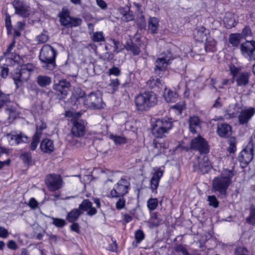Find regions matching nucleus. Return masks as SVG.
<instances>
[{"instance_id":"nucleus-1","label":"nucleus","mask_w":255,"mask_h":255,"mask_svg":"<svg viewBox=\"0 0 255 255\" xmlns=\"http://www.w3.org/2000/svg\"><path fill=\"white\" fill-rule=\"evenodd\" d=\"M234 175L233 170L227 169L220 176L214 178L212 188L215 192L219 193V197L223 198L226 197L227 190L232 183Z\"/></svg>"},{"instance_id":"nucleus-2","label":"nucleus","mask_w":255,"mask_h":255,"mask_svg":"<svg viewBox=\"0 0 255 255\" xmlns=\"http://www.w3.org/2000/svg\"><path fill=\"white\" fill-rule=\"evenodd\" d=\"M57 50L49 44H45L40 51L39 60L43 69L52 71L56 67Z\"/></svg>"},{"instance_id":"nucleus-3","label":"nucleus","mask_w":255,"mask_h":255,"mask_svg":"<svg viewBox=\"0 0 255 255\" xmlns=\"http://www.w3.org/2000/svg\"><path fill=\"white\" fill-rule=\"evenodd\" d=\"M83 212H86L88 216H93L97 214V210L93 207V204L89 200L84 199L78 208L73 209L67 213L66 219L69 223L75 222L79 219Z\"/></svg>"},{"instance_id":"nucleus-4","label":"nucleus","mask_w":255,"mask_h":255,"mask_svg":"<svg viewBox=\"0 0 255 255\" xmlns=\"http://www.w3.org/2000/svg\"><path fill=\"white\" fill-rule=\"evenodd\" d=\"M134 102L138 111H147L157 104V96L153 92H144L135 97Z\"/></svg>"},{"instance_id":"nucleus-5","label":"nucleus","mask_w":255,"mask_h":255,"mask_svg":"<svg viewBox=\"0 0 255 255\" xmlns=\"http://www.w3.org/2000/svg\"><path fill=\"white\" fill-rule=\"evenodd\" d=\"M35 69V67L32 64L28 63L20 65L13 70L11 74L16 88L20 87L23 82L28 80L30 72Z\"/></svg>"},{"instance_id":"nucleus-6","label":"nucleus","mask_w":255,"mask_h":255,"mask_svg":"<svg viewBox=\"0 0 255 255\" xmlns=\"http://www.w3.org/2000/svg\"><path fill=\"white\" fill-rule=\"evenodd\" d=\"M65 116L71 118L73 127L71 129L72 133L77 137L82 136L85 133V123L83 120H79L81 114L80 112L68 111L65 112Z\"/></svg>"},{"instance_id":"nucleus-7","label":"nucleus","mask_w":255,"mask_h":255,"mask_svg":"<svg viewBox=\"0 0 255 255\" xmlns=\"http://www.w3.org/2000/svg\"><path fill=\"white\" fill-rule=\"evenodd\" d=\"M173 127L171 119L168 118L159 119L156 120L153 125L151 132L157 138H162L165 134L167 133Z\"/></svg>"},{"instance_id":"nucleus-8","label":"nucleus","mask_w":255,"mask_h":255,"mask_svg":"<svg viewBox=\"0 0 255 255\" xmlns=\"http://www.w3.org/2000/svg\"><path fill=\"white\" fill-rule=\"evenodd\" d=\"M58 17L59 18V22L61 25L66 28H72L81 25L82 20L79 17H71L70 12L67 8H63L62 10L58 13Z\"/></svg>"},{"instance_id":"nucleus-9","label":"nucleus","mask_w":255,"mask_h":255,"mask_svg":"<svg viewBox=\"0 0 255 255\" xmlns=\"http://www.w3.org/2000/svg\"><path fill=\"white\" fill-rule=\"evenodd\" d=\"M130 189V182L126 178H122L114 185L111 190L109 197L112 198H118L125 196Z\"/></svg>"},{"instance_id":"nucleus-10","label":"nucleus","mask_w":255,"mask_h":255,"mask_svg":"<svg viewBox=\"0 0 255 255\" xmlns=\"http://www.w3.org/2000/svg\"><path fill=\"white\" fill-rule=\"evenodd\" d=\"M173 59L171 52L161 54L156 59L155 62L154 71L156 74L160 75L161 72L165 71L167 66L170 64L171 60Z\"/></svg>"},{"instance_id":"nucleus-11","label":"nucleus","mask_w":255,"mask_h":255,"mask_svg":"<svg viewBox=\"0 0 255 255\" xmlns=\"http://www.w3.org/2000/svg\"><path fill=\"white\" fill-rule=\"evenodd\" d=\"M11 101L9 95L3 93L0 90V109L6 106L5 112L8 115V119H14L16 118L17 114L15 107L10 105Z\"/></svg>"},{"instance_id":"nucleus-12","label":"nucleus","mask_w":255,"mask_h":255,"mask_svg":"<svg viewBox=\"0 0 255 255\" xmlns=\"http://www.w3.org/2000/svg\"><path fill=\"white\" fill-rule=\"evenodd\" d=\"M190 147L201 154H207L210 150L208 141L200 135L191 140Z\"/></svg>"},{"instance_id":"nucleus-13","label":"nucleus","mask_w":255,"mask_h":255,"mask_svg":"<svg viewBox=\"0 0 255 255\" xmlns=\"http://www.w3.org/2000/svg\"><path fill=\"white\" fill-rule=\"evenodd\" d=\"M82 98L84 105L88 108L98 109L103 108L102 97L95 93L92 92Z\"/></svg>"},{"instance_id":"nucleus-14","label":"nucleus","mask_w":255,"mask_h":255,"mask_svg":"<svg viewBox=\"0 0 255 255\" xmlns=\"http://www.w3.org/2000/svg\"><path fill=\"white\" fill-rule=\"evenodd\" d=\"M242 55L249 61L255 60V41L247 40L240 46Z\"/></svg>"},{"instance_id":"nucleus-15","label":"nucleus","mask_w":255,"mask_h":255,"mask_svg":"<svg viewBox=\"0 0 255 255\" xmlns=\"http://www.w3.org/2000/svg\"><path fill=\"white\" fill-rule=\"evenodd\" d=\"M70 87V83L65 79L59 81L58 83L54 84L53 89L56 95V98L60 100L64 99L68 95Z\"/></svg>"},{"instance_id":"nucleus-16","label":"nucleus","mask_w":255,"mask_h":255,"mask_svg":"<svg viewBox=\"0 0 255 255\" xmlns=\"http://www.w3.org/2000/svg\"><path fill=\"white\" fill-rule=\"evenodd\" d=\"M45 183L50 191H55L62 188L63 180L59 175L50 174L46 176Z\"/></svg>"},{"instance_id":"nucleus-17","label":"nucleus","mask_w":255,"mask_h":255,"mask_svg":"<svg viewBox=\"0 0 255 255\" xmlns=\"http://www.w3.org/2000/svg\"><path fill=\"white\" fill-rule=\"evenodd\" d=\"M15 13L23 17H27L30 14V7L23 0H14L12 2Z\"/></svg>"},{"instance_id":"nucleus-18","label":"nucleus","mask_w":255,"mask_h":255,"mask_svg":"<svg viewBox=\"0 0 255 255\" xmlns=\"http://www.w3.org/2000/svg\"><path fill=\"white\" fill-rule=\"evenodd\" d=\"M212 165L209 158L207 156L203 158H198L197 161L194 162V171L205 174L208 173L211 169Z\"/></svg>"},{"instance_id":"nucleus-19","label":"nucleus","mask_w":255,"mask_h":255,"mask_svg":"<svg viewBox=\"0 0 255 255\" xmlns=\"http://www.w3.org/2000/svg\"><path fill=\"white\" fill-rule=\"evenodd\" d=\"M255 114V109L252 107L242 110L238 115V121L241 125L248 123Z\"/></svg>"},{"instance_id":"nucleus-20","label":"nucleus","mask_w":255,"mask_h":255,"mask_svg":"<svg viewBox=\"0 0 255 255\" xmlns=\"http://www.w3.org/2000/svg\"><path fill=\"white\" fill-rule=\"evenodd\" d=\"M254 150L248 148V146L244 149L238 156V160L242 167L246 166L253 158Z\"/></svg>"},{"instance_id":"nucleus-21","label":"nucleus","mask_w":255,"mask_h":255,"mask_svg":"<svg viewBox=\"0 0 255 255\" xmlns=\"http://www.w3.org/2000/svg\"><path fill=\"white\" fill-rule=\"evenodd\" d=\"M7 136H9L10 141H12L11 145L27 143L30 141V137L21 131L15 134L8 133Z\"/></svg>"},{"instance_id":"nucleus-22","label":"nucleus","mask_w":255,"mask_h":255,"mask_svg":"<svg viewBox=\"0 0 255 255\" xmlns=\"http://www.w3.org/2000/svg\"><path fill=\"white\" fill-rule=\"evenodd\" d=\"M189 129L192 133L197 132L198 130L201 128V121L200 118L196 116H191L188 120Z\"/></svg>"},{"instance_id":"nucleus-23","label":"nucleus","mask_w":255,"mask_h":255,"mask_svg":"<svg viewBox=\"0 0 255 255\" xmlns=\"http://www.w3.org/2000/svg\"><path fill=\"white\" fill-rule=\"evenodd\" d=\"M209 30L203 26L197 27L194 32L193 35L196 41L203 42L207 39Z\"/></svg>"},{"instance_id":"nucleus-24","label":"nucleus","mask_w":255,"mask_h":255,"mask_svg":"<svg viewBox=\"0 0 255 255\" xmlns=\"http://www.w3.org/2000/svg\"><path fill=\"white\" fill-rule=\"evenodd\" d=\"M251 73L249 72H242L239 73L234 79L237 82V85L240 87H245L249 83V78Z\"/></svg>"},{"instance_id":"nucleus-25","label":"nucleus","mask_w":255,"mask_h":255,"mask_svg":"<svg viewBox=\"0 0 255 255\" xmlns=\"http://www.w3.org/2000/svg\"><path fill=\"white\" fill-rule=\"evenodd\" d=\"M163 171L158 168L152 175L150 179V188L152 192L156 191L159 185V182L163 176Z\"/></svg>"},{"instance_id":"nucleus-26","label":"nucleus","mask_w":255,"mask_h":255,"mask_svg":"<svg viewBox=\"0 0 255 255\" xmlns=\"http://www.w3.org/2000/svg\"><path fill=\"white\" fill-rule=\"evenodd\" d=\"M40 148L42 152L46 153H51L54 150V145L52 140L45 138L42 140Z\"/></svg>"},{"instance_id":"nucleus-27","label":"nucleus","mask_w":255,"mask_h":255,"mask_svg":"<svg viewBox=\"0 0 255 255\" xmlns=\"http://www.w3.org/2000/svg\"><path fill=\"white\" fill-rule=\"evenodd\" d=\"M217 132L222 137H229L232 133V128L227 124H222L217 127Z\"/></svg>"},{"instance_id":"nucleus-28","label":"nucleus","mask_w":255,"mask_h":255,"mask_svg":"<svg viewBox=\"0 0 255 255\" xmlns=\"http://www.w3.org/2000/svg\"><path fill=\"white\" fill-rule=\"evenodd\" d=\"M224 23L227 28L230 29L236 25V21L233 14L231 12H227L223 19Z\"/></svg>"},{"instance_id":"nucleus-29","label":"nucleus","mask_w":255,"mask_h":255,"mask_svg":"<svg viewBox=\"0 0 255 255\" xmlns=\"http://www.w3.org/2000/svg\"><path fill=\"white\" fill-rule=\"evenodd\" d=\"M163 83L162 81L160 79L150 78L147 81L146 85L150 89H154L155 90L158 91L162 88Z\"/></svg>"},{"instance_id":"nucleus-30","label":"nucleus","mask_w":255,"mask_h":255,"mask_svg":"<svg viewBox=\"0 0 255 255\" xmlns=\"http://www.w3.org/2000/svg\"><path fill=\"white\" fill-rule=\"evenodd\" d=\"M242 38V34L239 33H232L229 35V42L232 46L238 48Z\"/></svg>"},{"instance_id":"nucleus-31","label":"nucleus","mask_w":255,"mask_h":255,"mask_svg":"<svg viewBox=\"0 0 255 255\" xmlns=\"http://www.w3.org/2000/svg\"><path fill=\"white\" fill-rule=\"evenodd\" d=\"M164 97L168 103H173L177 101L178 96L176 92L171 90H166L164 92Z\"/></svg>"},{"instance_id":"nucleus-32","label":"nucleus","mask_w":255,"mask_h":255,"mask_svg":"<svg viewBox=\"0 0 255 255\" xmlns=\"http://www.w3.org/2000/svg\"><path fill=\"white\" fill-rule=\"evenodd\" d=\"M37 84L41 87H45L51 83V78L45 75H39L36 79Z\"/></svg>"},{"instance_id":"nucleus-33","label":"nucleus","mask_w":255,"mask_h":255,"mask_svg":"<svg viewBox=\"0 0 255 255\" xmlns=\"http://www.w3.org/2000/svg\"><path fill=\"white\" fill-rule=\"evenodd\" d=\"M162 219L160 215L157 212L153 213L149 221L150 227L153 228L158 226L162 221Z\"/></svg>"},{"instance_id":"nucleus-34","label":"nucleus","mask_w":255,"mask_h":255,"mask_svg":"<svg viewBox=\"0 0 255 255\" xmlns=\"http://www.w3.org/2000/svg\"><path fill=\"white\" fill-rule=\"evenodd\" d=\"M17 57H18V55L12 52H8V54H5V53H3V56L1 58V60L4 58L6 61V65L8 66L9 64L14 63L17 60Z\"/></svg>"},{"instance_id":"nucleus-35","label":"nucleus","mask_w":255,"mask_h":255,"mask_svg":"<svg viewBox=\"0 0 255 255\" xmlns=\"http://www.w3.org/2000/svg\"><path fill=\"white\" fill-rule=\"evenodd\" d=\"M125 48L127 50L131 51L134 55H138L140 52L139 47L133 42L126 43Z\"/></svg>"},{"instance_id":"nucleus-36","label":"nucleus","mask_w":255,"mask_h":255,"mask_svg":"<svg viewBox=\"0 0 255 255\" xmlns=\"http://www.w3.org/2000/svg\"><path fill=\"white\" fill-rule=\"evenodd\" d=\"M159 26L158 19L155 17H150L148 20V28L152 33H156Z\"/></svg>"},{"instance_id":"nucleus-37","label":"nucleus","mask_w":255,"mask_h":255,"mask_svg":"<svg viewBox=\"0 0 255 255\" xmlns=\"http://www.w3.org/2000/svg\"><path fill=\"white\" fill-rule=\"evenodd\" d=\"M205 49L206 52L214 51V49L216 45V41L211 37H208L205 40Z\"/></svg>"},{"instance_id":"nucleus-38","label":"nucleus","mask_w":255,"mask_h":255,"mask_svg":"<svg viewBox=\"0 0 255 255\" xmlns=\"http://www.w3.org/2000/svg\"><path fill=\"white\" fill-rule=\"evenodd\" d=\"M246 221L250 225H254L255 224V208L253 205L250 208V214Z\"/></svg>"},{"instance_id":"nucleus-39","label":"nucleus","mask_w":255,"mask_h":255,"mask_svg":"<svg viewBox=\"0 0 255 255\" xmlns=\"http://www.w3.org/2000/svg\"><path fill=\"white\" fill-rule=\"evenodd\" d=\"M20 158L22 160L24 163L27 165L32 164V155L30 152L25 151L20 155Z\"/></svg>"},{"instance_id":"nucleus-40","label":"nucleus","mask_w":255,"mask_h":255,"mask_svg":"<svg viewBox=\"0 0 255 255\" xmlns=\"http://www.w3.org/2000/svg\"><path fill=\"white\" fill-rule=\"evenodd\" d=\"M40 137L41 136H39L38 133H34V134L32 136V140L30 144V149L31 150L34 151L36 149L39 144Z\"/></svg>"},{"instance_id":"nucleus-41","label":"nucleus","mask_w":255,"mask_h":255,"mask_svg":"<svg viewBox=\"0 0 255 255\" xmlns=\"http://www.w3.org/2000/svg\"><path fill=\"white\" fill-rule=\"evenodd\" d=\"M92 40L94 42H99L105 41L104 33L102 31L95 32L92 33Z\"/></svg>"},{"instance_id":"nucleus-42","label":"nucleus","mask_w":255,"mask_h":255,"mask_svg":"<svg viewBox=\"0 0 255 255\" xmlns=\"http://www.w3.org/2000/svg\"><path fill=\"white\" fill-rule=\"evenodd\" d=\"M159 145H160L159 144V140L157 139H154L152 142V151L155 155H159L163 152L162 147Z\"/></svg>"},{"instance_id":"nucleus-43","label":"nucleus","mask_w":255,"mask_h":255,"mask_svg":"<svg viewBox=\"0 0 255 255\" xmlns=\"http://www.w3.org/2000/svg\"><path fill=\"white\" fill-rule=\"evenodd\" d=\"M185 108L184 102H179L173 106L171 109L173 110L177 115L181 114L183 110Z\"/></svg>"},{"instance_id":"nucleus-44","label":"nucleus","mask_w":255,"mask_h":255,"mask_svg":"<svg viewBox=\"0 0 255 255\" xmlns=\"http://www.w3.org/2000/svg\"><path fill=\"white\" fill-rule=\"evenodd\" d=\"M49 217L53 221L52 224L57 228H63L66 225V222L64 219L53 217Z\"/></svg>"},{"instance_id":"nucleus-45","label":"nucleus","mask_w":255,"mask_h":255,"mask_svg":"<svg viewBox=\"0 0 255 255\" xmlns=\"http://www.w3.org/2000/svg\"><path fill=\"white\" fill-rule=\"evenodd\" d=\"M110 138L113 140L116 144H122L126 143V139L125 137L111 134Z\"/></svg>"},{"instance_id":"nucleus-46","label":"nucleus","mask_w":255,"mask_h":255,"mask_svg":"<svg viewBox=\"0 0 255 255\" xmlns=\"http://www.w3.org/2000/svg\"><path fill=\"white\" fill-rule=\"evenodd\" d=\"M229 146L228 150L230 153H234L236 150V140L235 137H230L228 139Z\"/></svg>"},{"instance_id":"nucleus-47","label":"nucleus","mask_w":255,"mask_h":255,"mask_svg":"<svg viewBox=\"0 0 255 255\" xmlns=\"http://www.w3.org/2000/svg\"><path fill=\"white\" fill-rule=\"evenodd\" d=\"M147 205L150 211L155 210L158 205V200L156 198H150L147 202Z\"/></svg>"},{"instance_id":"nucleus-48","label":"nucleus","mask_w":255,"mask_h":255,"mask_svg":"<svg viewBox=\"0 0 255 255\" xmlns=\"http://www.w3.org/2000/svg\"><path fill=\"white\" fill-rule=\"evenodd\" d=\"M239 108L236 107L234 111H232L231 110H229L228 112L225 115V118L226 119H230L234 118H236L239 115Z\"/></svg>"},{"instance_id":"nucleus-49","label":"nucleus","mask_w":255,"mask_h":255,"mask_svg":"<svg viewBox=\"0 0 255 255\" xmlns=\"http://www.w3.org/2000/svg\"><path fill=\"white\" fill-rule=\"evenodd\" d=\"M109 86L112 88L113 92H115L118 90V87L120 83L118 79H111L110 80Z\"/></svg>"},{"instance_id":"nucleus-50","label":"nucleus","mask_w":255,"mask_h":255,"mask_svg":"<svg viewBox=\"0 0 255 255\" xmlns=\"http://www.w3.org/2000/svg\"><path fill=\"white\" fill-rule=\"evenodd\" d=\"M119 198L116 203V208L117 210H120L125 208L126 205V199L124 196L119 197Z\"/></svg>"},{"instance_id":"nucleus-51","label":"nucleus","mask_w":255,"mask_h":255,"mask_svg":"<svg viewBox=\"0 0 255 255\" xmlns=\"http://www.w3.org/2000/svg\"><path fill=\"white\" fill-rule=\"evenodd\" d=\"M208 201L209 202V204L210 206H213L214 208H217L219 206V202L215 196H208Z\"/></svg>"},{"instance_id":"nucleus-52","label":"nucleus","mask_w":255,"mask_h":255,"mask_svg":"<svg viewBox=\"0 0 255 255\" xmlns=\"http://www.w3.org/2000/svg\"><path fill=\"white\" fill-rule=\"evenodd\" d=\"M135 238L137 243L141 242L144 238V234L141 230L136 231L135 233Z\"/></svg>"},{"instance_id":"nucleus-53","label":"nucleus","mask_w":255,"mask_h":255,"mask_svg":"<svg viewBox=\"0 0 255 255\" xmlns=\"http://www.w3.org/2000/svg\"><path fill=\"white\" fill-rule=\"evenodd\" d=\"M133 18L134 15H133L132 12L130 11V10L124 16H122L121 17L122 20L125 22L131 21Z\"/></svg>"},{"instance_id":"nucleus-54","label":"nucleus","mask_w":255,"mask_h":255,"mask_svg":"<svg viewBox=\"0 0 255 255\" xmlns=\"http://www.w3.org/2000/svg\"><path fill=\"white\" fill-rule=\"evenodd\" d=\"M121 74V70L117 67L114 66L109 70V75H114L116 76H119Z\"/></svg>"},{"instance_id":"nucleus-55","label":"nucleus","mask_w":255,"mask_h":255,"mask_svg":"<svg viewBox=\"0 0 255 255\" xmlns=\"http://www.w3.org/2000/svg\"><path fill=\"white\" fill-rule=\"evenodd\" d=\"M48 36L45 33H41L36 37V39L38 43H44L48 40Z\"/></svg>"},{"instance_id":"nucleus-56","label":"nucleus","mask_w":255,"mask_h":255,"mask_svg":"<svg viewBox=\"0 0 255 255\" xmlns=\"http://www.w3.org/2000/svg\"><path fill=\"white\" fill-rule=\"evenodd\" d=\"M5 27L7 30V33L9 35L11 33L12 25L11 23V19L9 17H6L5 18Z\"/></svg>"},{"instance_id":"nucleus-57","label":"nucleus","mask_w":255,"mask_h":255,"mask_svg":"<svg viewBox=\"0 0 255 255\" xmlns=\"http://www.w3.org/2000/svg\"><path fill=\"white\" fill-rule=\"evenodd\" d=\"M236 255H248V251L246 248L242 247L237 248L235 251Z\"/></svg>"},{"instance_id":"nucleus-58","label":"nucleus","mask_w":255,"mask_h":255,"mask_svg":"<svg viewBox=\"0 0 255 255\" xmlns=\"http://www.w3.org/2000/svg\"><path fill=\"white\" fill-rule=\"evenodd\" d=\"M28 206L32 210H35L38 208V203L34 198H31L29 200Z\"/></svg>"},{"instance_id":"nucleus-59","label":"nucleus","mask_w":255,"mask_h":255,"mask_svg":"<svg viewBox=\"0 0 255 255\" xmlns=\"http://www.w3.org/2000/svg\"><path fill=\"white\" fill-rule=\"evenodd\" d=\"M46 124L45 123L41 122L40 126H36V131L35 133L39 134V136H41L42 134V131L46 128Z\"/></svg>"},{"instance_id":"nucleus-60","label":"nucleus","mask_w":255,"mask_h":255,"mask_svg":"<svg viewBox=\"0 0 255 255\" xmlns=\"http://www.w3.org/2000/svg\"><path fill=\"white\" fill-rule=\"evenodd\" d=\"M248 148L250 149H255V132L251 137L250 142L247 144Z\"/></svg>"},{"instance_id":"nucleus-61","label":"nucleus","mask_w":255,"mask_h":255,"mask_svg":"<svg viewBox=\"0 0 255 255\" xmlns=\"http://www.w3.org/2000/svg\"><path fill=\"white\" fill-rule=\"evenodd\" d=\"M230 71L233 75V79H234L236 77V76L240 73L239 72V69L235 67L234 65H232L230 67Z\"/></svg>"},{"instance_id":"nucleus-62","label":"nucleus","mask_w":255,"mask_h":255,"mask_svg":"<svg viewBox=\"0 0 255 255\" xmlns=\"http://www.w3.org/2000/svg\"><path fill=\"white\" fill-rule=\"evenodd\" d=\"M175 251L176 252H181L183 255H189L187 250L182 245L177 246Z\"/></svg>"},{"instance_id":"nucleus-63","label":"nucleus","mask_w":255,"mask_h":255,"mask_svg":"<svg viewBox=\"0 0 255 255\" xmlns=\"http://www.w3.org/2000/svg\"><path fill=\"white\" fill-rule=\"evenodd\" d=\"M159 140L160 146L162 147L163 151L169 147V142L168 140L158 139Z\"/></svg>"},{"instance_id":"nucleus-64","label":"nucleus","mask_w":255,"mask_h":255,"mask_svg":"<svg viewBox=\"0 0 255 255\" xmlns=\"http://www.w3.org/2000/svg\"><path fill=\"white\" fill-rule=\"evenodd\" d=\"M9 235V233L4 227H0V237L2 238H6Z\"/></svg>"}]
</instances>
